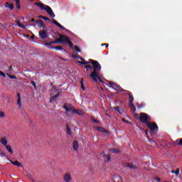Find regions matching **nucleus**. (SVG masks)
Segmentation results:
<instances>
[{
  "label": "nucleus",
  "mask_w": 182,
  "mask_h": 182,
  "mask_svg": "<svg viewBox=\"0 0 182 182\" xmlns=\"http://www.w3.org/2000/svg\"><path fill=\"white\" fill-rule=\"evenodd\" d=\"M82 61H79L78 63L80 65H89V63H92L94 70L92 73L90 75V77L95 82H100L101 83H103V80L100 77V70H102V65H100V63L96 60H89V61H85L83 58H80Z\"/></svg>",
  "instance_id": "1"
},
{
  "label": "nucleus",
  "mask_w": 182,
  "mask_h": 182,
  "mask_svg": "<svg viewBox=\"0 0 182 182\" xmlns=\"http://www.w3.org/2000/svg\"><path fill=\"white\" fill-rule=\"evenodd\" d=\"M139 120L142 123H145L146 126L150 129V133H153V132L156 131V129H157V124L155 122L150 123V120H151V118L150 116L147 115L146 113L141 112L139 115Z\"/></svg>",
  "instance_id": "2"
},
{
  "label": "nucleus",
  "mask_w": 182,
  "mask_h": 182,
  "mask_svg": "<svg viewBox=\"0 0 182 182\" xmlns=\"http://www.w3.org/2000/svg\"><path fill=\"white\" fill-rule=\"evenodd\" d=\"M109 85L110 87H112V89H114V90H116L117 92H122L123 90V88L122 87L117 85L116 83L112 81L109 82Z\"/></svg>",
  "instance_id": "3"
},
{
  "label": "nucleus",
  "mask_w": 182,
  "mask_h": 182,
  "mask_svg": "<svg viewBox=\"0 0 182 182\" xmlns=\"http://www.w3.org/2000/svg\"><path fill=\"white\" fill-rule=\"evenodd\" d=\"M129 106L131 107L132 112H136V107L134 105H133V101L134 100V98L133 97V95L132 94H129Z\"/></svg>",
  "instance_id": "4"
},
{
  "label": "nucleus",
  "mask_w": 182,
  "mask_h": 182,
  "mask_svg": "<svg viewBox=\"0 0 182 182\" xmlns=\"http://www.w3.org/2000/svg\"><path fill=\"white\" fill-rule=\"evenodd\" d=\"M63 107L68 113L73 114V112L75 110V107H73L72 105L65 104V105H64Z\"/></svg>",
  "instance_id": "5"
},
{
  "label": "nucleus",
  "mask_w": 182,
  "mask_h": 182,
  "mask_svg": "<svg viewBox=\"0 0 182 182\" xmlns=\"http://www.w3.org/2000/svg\"><path fill=\"white\" fill-rule=\"evenodd\" d=\"M66 38L63 36V35H60V38H58L55 41L50 42V45H53V43H63V41H65Z\"/></svg>",
  "instance_id": "6"
},
{
  "label": "nucleus",
  "mask_w": 182,
  "mask_h": 182,
  "mask_svg": "<svg viewBox=\"0 0 182 182\" xmlns=\"http://www.w3.org/2000/svg\"><path fill=\"white\" fill-rule=\"evenodd\" d=\"M47 14L51 17V18H55L56 16L55 15V13H53V10L49 6H47L46 10Z\"/></svg>",
  "instance_id": "7"
},
{
  "label": "nucleus",
  "mask_w": 182,
  "mask_h": 182,
  "mask_svg": "<svg viewBox=\"0 0 182 182\" xmlns=\"http://www.w3.org/2000/svg\"><path fill=\"white\" fill-rule=\"evenodd\" d=\"M64 181L65 182H72V175L70 173H67L64 175Z\"/></svg>",
  "instance_id": "8"
},
{
  "label": "nucleus",
  "mask_w": 182,
  "mask_h": 182,
  "mask_svg": "<svg viewBox=\"0 0 182 182\" xmlns=\"http://www.w3.org/2000/svg\"><path fill=\"white\" fill-rule=\"evenodd\" d=\"M52 23H54V25H56V26H58V28H60V29H62L63 31H68V29H66V28L63 27V26H62L60 23H59L55 19H53L52 21Z\"/></svg>",
  "instance_id": "9"
},
{
  "label": "nucleus",
  "mask_w": 182,
  "mask_h": 182,
  "mask_svg": "<svg viewBox=\"0 0 182 182\" xmlns=\"http://www.w3.org/2000/svg\"><path fill=\"white\" fill-rule=\"evenodd\" d=\"M35 5H36L41 11H46V7H48L47 5L43 4V3H35Z\"/></svg>",
  "instance_id": "10"
},
{
  "label": "nucleus",
  "mask_w": 182,
  "mask_h": 182,
  "mask_svg": "<svg viewBox=\"0 0 182 182\" xmlns=\"http://www.w3.org/2000/svg\"><path fill=\"white\" fill-rule=\"evenodd\" d=\"M63 37H64L65 39L63 41V43H68V45L70 46V48H73V44L72 43V42L70 41V40H69V37H68L67 36H63Z\"/></svg>",
  "instance_id": "11"
},
{
  "label": "nucleus",
  "mask_w": 182,
  "mask_h": 182,
  "mask_svg": "<svg viewBox=\"0 0 182 182\" xmlns=\"http://www.w3.org/2000/svg\"><path fill=\"white\" fill-rule=\"evenodd\" d=\"M112 181V182H122L123 179L122 178V177H120L117 175H115L113 176Z\"/></svg>",
  "instance_id": "12"
},
{
  "label": "nucleus",
  "mask_w": 182,
  "mask_h": 182,
  "mask_svg": "<svg viewBox=\"0 0 182 182\" xmlns=\"http://www.w3.org/2000/svg\"><path fill=\"white\" fill-rule=\"evenodd\" d=\"M39 36L41 39H46V38H48V34L46 33V31H42L39 32Z\"/></svg>",
  "instance_id": "13"
},
{
  "label": "nucleus",
  "mask_w": 182,
  "mask_h": 182,
  "mask_svg": "<svg viewBox=\"0 0 182 182\" xmlns=\"http://www.w3.org/2000/svg\"><path fill=\"white\" fill-rule=\"evenodd\" d=\"M36 23H37L38 28H43V29H45V28H46V26H45V23H43V21L42 20H38L36 21Z\"/></svg>",
  "instance_id": "14"
},
{
  "label": "nucleus",
  "mask_w": 182,
  "mask_h": 182,
  "mask_svg": "<svg viewBox=\"0 0 182 182\" xmlns=\"http://www.w3.org/2000/svg\"><path fill=\"white\" fill-rule=\"evenodd\" d=\"M0 141H1V144H3L4 146V147L8 146V139H6V137L1 138Z\"/></svg>",
  "instance_id": "15"
},
{
  "label": "nucleus",
  "mask_w": 182,
  "mask_h": 182,
  "mask_svg": "<svg viewBox=\"0 0 182 182\" xmlns=\"http://www.w3.org/2000/svg\"><path fill=\"white\" fill-rule=\"evenodd\" d=\"M17 97H18V99L17 100V106H18V107H21L22 101L21 100V94L20 93L17 94Z\"/></svg>",
  "instance_id": "16"
},
{
  "label": "nucleus",
  "mask_w": 182,
  "mask_h": 182,
  "mask_svg": "<svg viewBox=\"0 0 182 182\" xmlns=\"http://www.w3.org/2000/svg\"><path fill=\"white\" fill-rule=\"evenodd\" d=\"M16 23L18 26H19L20 28H22L23 29H27L28 26H25L23 24H21V21L19 20L16 21Z\"/></svg>",
  "instance_id": "17"
},
{
  "label": "nucleus",
  "mask_w": 182,
  "mask_h": 182,
  "mask_svg": "<svg viewBox=\"0 0 182 182\" xmlns=\"http://www.w3.org/2000/svg\"><path fill=\"white\" fill-rule=\"evenodd\" d=\"M78 114L79 116H83V112H82V110L80 109H74V111L73 112V114Z\"/></svg>",
  "instance_id": "18"
},
{
  "label": "nucleus",
  "mask_w": 182,
  "mask_h": 182,
  "mask_svg": "<svg viewBox=\"0 0 182 182\" xmlns=\"http://www.w3.org/2000/svg\"><path fill=\"white\" fill-rule=\"evenodd\" d=\"M73 147L75 151H77V149H79V144L77 141H75L73 143Z\"/></svg>",
  "instance_id": "19"
},
{
  "label": "nucleus",
  "mask_w": 182,
  "mask_h": 182,
  "mask_svg": "<svg viewBox=\"0 0 182 182\" xmlns=\"http://www.w3.org/2000/svg\"><path fill=\"white\" fill-rule=\"evenodd\" d=\"M9 161L10 163H11V164H14V166H17V167H22V164L19 163L18 161H12L9 160Z\"/></svg>",
  "instance_id": "20"
},
{
  "label": "nucleus",
  "mask_w": 182,
  "mask_h": 182,
  "mask_svg": "<svg viewBox=\"0 0 182 182\" xmlns=\"http://www.w3.org/2000/svg\"><path fill=\"white\" fill-rule=\"evenodd\" d=\"M6 150H7V151L9 152V153H10V154H12L13 153H14V151H12V147L11 146H9V145H6Z\"/></svg>",
  "instance_id": "21"
},
{
  "label": "nucleus",
  "mask_w": 182,
  "mask_h": 182,
  "mask_svg": "<svg viewBox=\"0 0 182 182\" xmlns=\"http://www.w3.org/2000/svg\"><path fill=\"white\" fill-rule=\"evenodd\" d=\"M109 151H111V153H115V154L120 153V151H119V149H116L114 148L110 149Z\"/></svg>",
  "instance_id": "22"
},
{
  "label": "nucleus",
  "mask_w": 182,
  "mask_h": 182,
  "mask_svg": "<svg viewBox=\"0 0 182 182\" xmlns=\"http://www.w3.org/2000/svg\"><path fill=\"white\" fill-rule=\"evenodd\" d=\"M14 1L16 2V6L17 9H20V8H21V1H19V0H14Z\"/></svg>",
  "instance_id": "23"
},
{
  "label": "nucleus",
  "mask_w": 182,
  "mask_h": 182,
  "mask_svg": "<svg viewBox=\"0 0 182 182\" xmlns=\"http://www.w3.org/2000/svg\"><path fill=\"white\" fill-rule=\"evenodd\" d=\"M6 8H9V9H14V4L6 3Z\"/></svg>",
  "instance_id": "24"
},
{
  "label": "nucleus",
  "mask_w": 182,
  "mask_h": 182,
  "mask_svg": "<svg viewBox=\"0 0 182 182\" xmlns=\"http://www.w3.org/2000/svg\"><path fill=\"white\" fill-rule=\"evenodd\" d=\"M59 96H60V94L58 93V94L55 95L54 97H53L50 100V103H52V102H53V100H56V99H58V97H59Z\"/></svg>",
  "instance_id": "25"
},
{
  "label": "nucleus",
  "mask_w": 182,
  "mask_h": 182,
  "mask_svg": "<svg viewBox=\"0 0 182 182\" xmlns=\"http://www.w3.org/2000/svg\"><path fill=\"white\" fill-rule=\"evenodd\" d=\"M149 142L151 143V146H153V147H157V144L156 141H154V140L151 139L149 140Z\"/></svg>",
  "instance_id": "26"
},
{
  "label": "nucleus",
  "mask_w": 182,
  "mask_h": 182,
  "mask_svg": "<svg viewBox=\"0 0 182 182\" xmlns=\"http://www.w3.org/2000/svg\"><path fill=\"white\" fill-rule=\"evenodd\" d=\"M172 174H176L178 176L180 174V168H177L176 171H171Z\"/></svg>",
  "instance_id": "27"
},
{
  "label": "nucleus",
  "mask_w": 182,
  "mask_h": 182,
  "mask_svg": "<svg viewBox=\"0 0 182 182\" xmlns=\"http://www.w3.org/2000/svg\"><path fill=\"white\" fill-rule=\"evenodd\" d=\"M115 110L119 113V114H123V110L120 109V107H115Z\"/></svg>",
  "instance_id": "28"
},
{
  "label": "nucleus",
  "mask_w": 182,
  "mask_h": 182,
  "mask_svg": "<svg viewBox=\"0 0 182 182\" xmlns=\"http://www.w3.org/2000/svg\"><path fill=\"white\" fill-rule=\"evenodd\" d=\"M175 144H177L178 146H182V139H177L176 141H175Z\"/></svg>",
  "instance_id": "29"
},
{
  "label": "nucleus",
  "mask_w": 182,
  "mask_h": 182,
  "mask_svg": "<svg viewBox=\"0 0 182 182\" xmlns=\"http://www.w3.org/2000/svg\"><path fill=\"white\" fill-rule=\"evenodd\" d=\"M125 167H129V168H136V166H134L130 164H125Z\"/></svg>",
  "instance_id": "30"
},
{
  "label": "nucleus",
  "mask_w": 182,
  "mask_h": 182,
  "mask_svg": "<svg viewBox=\"0 0 182 182\" xmlns=\"http://www.w3.org/2000/svg\"><path fill=\"white\" fill-rule=\"evenodd\" d=\"M97 131L98 132H102V133H107V131L105 130L102 127H98L97 128Z\"/></svg>",
  "instance_id": "31"
},
{
  "label": "nucleus",
  "mask_w": 182,
  "mask_h": 182,
  "mask_svg": "<svg viewBox=\"0 0 182 182\" xmlns=\"http://www.w3.org/2000/svg\"><path fill=\"white\" fill-rule=\"evenodd\" d=\"M85 68L87 70H89V69H90V70H92V69H93V68H92V65H85Z\"/></svg>",
  "instance_id": "32"
},
{
  "label": "nucleus",
  "mask_w": 182,
  "mask_h": 182,
  "mask_svg": "<svg viewBox=\"0 0 182 182\" xmlns=\"http://www.w3.org/2000/svg\"><path fill=\"white\" fill-rule=\"evenodd\" d=\"M55 50H63V48L60 46H55Z\"/></svg>",
  "instance_id": "33"
},
{
  "label": "nucleus",
  "mask_w": 182,
  "mask_h": 182,
  "mask_svg": "<svg viewBox=\"0 0 182 182\" xmlns=\"http://www.w3.org/2000/svg\"><path fill=\"white\" fill-rule=\"evenodd\" d=\"M5 153H4L2 151H0V157H5Z\"/></svg>",
  "instance_id": "34"
},
{
  "label": "nucleus",
  "mask_w": 182,
  "mask_h": 182,
  "mask_svg": "<svg viewBox=\"0 0 182 182\" xmlns=\"http://www.w3.org/2000/svg\"><path fill=\"white\" fill-rule=\"evenodd\" d=\"M75 49L76 52H78L79 53H80V48H79V47L75 46Z\"/></svg>",
  "instance_id": "35"
},
{
  "label": "nucleus",
  "mask_w": 182,
  "mask_h": 182,
  "mask_svg": "<svg viewBox=\"0 0 182 182\" xmlns=\"http://www.w3.org/2000/svg\"><path fill=\"white\" fill-rule=\"evenodd\" d=\"M0 117H5V112H0Z\"/></svg>",
  "instance_id": "36"
},
{
  "label": "nucleus",
  "mask_w": 182,
  "mask_h": 182,
  "mask_svg": "<svg viewBox=\"0 0 182 182\" xmlns=\"http://www.w3.org/2000/svg\"><path fill=\"white\" fill-rule=\"evenodd\" d=\"M81 87H82V90H85V86L83 85V80H81Z\"/></svg>",
  "instance_id": "37"
},
{
  "label": "nucleus",
  "mask_w": 182,
  "mask_h": 182,
  "mask_svg": "<svg viewBox=\"0 0 182 182\" xmlns=\"http://www.w3.org/2000/svg\"><path fill=\"white\" fill-rule=\"evenodd\" d=\"M0 75L3 76V77H6V75H5V73H2V71H0Z\"/></svg>",
  "instance_id": "38"
},
{
  "label": "nucleus",
  "mask_w": 182,
  "mask_h": 182,
  "mask_svg": "<svg viewBox=\"0 0 182 182\" xmlns=\"http://www.w3.org/2000/svg\"><path fill=\"white\" fill-rule=\"evenodd\" d=\"M9 75V77H10V79H16V76H12L9 74H7Z\"/></svg>",
  "instance_id": "39"
},
{
  "label": "nucleus",
  "mask_w": 182,
  "mask_h": 182,
  "mask_svg": "<svg viewBox=\"0 0 182 182\" xmlns=\"http://www.w3.org/2000/svg\"><path fill=\"white\" fill-rule=\"evenodd\" d=\"M68 134H70V129L69 127L67 128Z\"/></svg>",
  "instance_id": "40"
},
{
  "label": "nucleus",
  "mask_w": 182,
  "mask_h": 182,
  "mask_svg": "<svg viewBox=\"0 0 182 182\" xmlns=\"http://www.w3.org/2000/svg\"><path fill=\"white\" fill-rule=\"evenodd\" d=\"M31 85H33V86H34V87H36V83H35V82L32 81Z\"/></svg>",
  "instance_id": "41"
},
{
  "label": "nucleus",
  "mask_w": 182,
  "mask_h": 182,
  "mask_svg": "<svg viewBox=\"0 0 182 182\" xmlns=\"http://www.w3.org/2000/svg\"><path fill=\"white\" fill-rule=\"evenodd\" d=\"M43 19H44V21H50L49 18L48 17H43Z\"/></svg>",
  "instance_id": "42"
},
{
  "label": "nucleus",
  "mask_w": 182,
  "mask_h": 182,
  "mask_svg": "<svg viewBox=\"0 0 182 182\" xmlns=\"http://www.w3.org/2000/svg\"><path fill=\"white\" fill-rule=\"evenodd\" d=\"M101 46H106L107 48V46H109V44L107 43L101 44Z\"/></svg>",
  "instance_id": "43"
},
{
  "label": "nucleus",
  "mask_w": 182,
  "mask_h": 182,
  "mask_svg": "<svg viewBox=\"0 0 182 182\" xmlns=\"http://www.w3.org/2000/svg\"><path fill=\"white\" fill-rule=\"evenodd\" d=\"M92 122H93L94 123H99V121H97V120H96V119H93Z\"/></svg>",
  "instance_id": "44"
},
{
  "label": "nucleus",
  "mask_w": 182,
  "mask_h": 182,
  "mask_svg": "<svg viewBox=\"0 0 182 182\" xmlns=\"http://www.w3.org/2000/svg\"><path fill=\"white\" fill-rule=\"evenodd\" d=\"M107 159L108 161H110V156L108 155V156H107Z\"/></svg>",
  "instance_id": "45"
},
{
  "label": "nucleus",
  "mask_w": 182,
  "mask_h": 182,
  "mask_svg": "<svg viewBox=\"0 0 182 182\" xmlns=\"http://www.w3.org/2000/svg\"><path fill=\"white\" fill-rule=\"evenodd\" d=\"M55 47L56 46H50V47H49V49H55Z\"/></svg>",
  "instance_id": "46"
},
{
  "label": "nucleus",
  "mask_w": 182,
  "mask_h": 182,
  "mask_svg": "<svg viewBox=\"0 0 182 182\" xmlns=\"http://www.w3.org/2000/svg\"><path fill=\"white\" fill-rule=\"evenodd\" d=\"M38 18H40L41 19H43L44 16H38Z\"/></svg>",
  "instance_id": "47"
},
{
  "label": "nucleus",
  "mask_w": 182,
  "mask_h": 182,
  "mask_svg": "<svg viewBox=\"0 0 182 182\" xmlns=\"http://www.w3.org/2000/svg\"><path fill=\"white\" fill-rule=\"evenodd\" d=\"M144 132L146 136H147V134H149V133L147 132V131L144 130Z\"/></svg>",
  "instance_id": "48"
},
{
  "label": "nucleus",
  "mask_w": 182,
  "mask_h": 182,
  "mask_svg": "<svg viewBox=\"0 0 182 182\" xmlns=\"http://www.w3.org/2000/svg\"><path fill=\"white\" fill-rule=\"evenodd\" d=\"M122 122H124L125 123H129V122L124 120V119H122Z\"/></svg>",
  "instance_id": "49"
},
{
  "label": "nucleus",
  "mask_w": 182,
  "mask_h": 182,
  "mask_svg": "<svg viewBox=\"0 0 182 182\" xmlns=\"http://www.w3.org/2000/svg\"><path fill=\"white\" fill-rule=\"evenodd\" d=\"M156 181H160V178H156Z\"/></svg>",
  "instance_id": "50"
},
{
  "label": "nucleus",
  "mask_w": 182,
  "mask_h": 182,
  "mask_svg": "<svg viewBox=\"0 0 182 182\" xmlns=\"http://www.w3.org/2000/svg\"><path fill=\"white\" fill-rule=\"evenodd\" d=\"M31 22H35V18H31Z\"/></svg>",
  "instance_id": "51"
},
{
  "label": "nucleus",
  "mask_w": 182,
  "mask_h": 182,
  "mask_svg": "<svg viewBox=\"0 0 182 182\" xmlns=\"http://www.w3.org/2000/svg\"><path fill=\"white\" fill-rule=\"evenodd\" d=\"M73 58H77V55H73Z\"/></svg>",
  "instance_id": "52"
},
{
  "label": "nucleus",
  "mask_w": 182,
  "mask_h": 182,
  "mask_svg": "<svg viewBox=\"0 0 182 182\" xmlns=\"http://www.w3.org/2000/svg\"><path fill=\"white\" fill-rule=\"evenodd\" d=\"M33 26V25L32 24H30V26Z\"/></svg>",
  "instance_id": "53"
},
{
  "label": "nucleus",
  "mask_w": 182,
  "mask_h": 182,
  "mask_svg": "<svg viewBox=\"0 0 182 182\" xmlns=\"http://www.w3.org/2000/svg\"><path fill=\"white\" fill-rule=\"evenodd\" d=\"M63 60H65V61H66V60H65V59H63Z\"/></svg>",
  "instance_id": "54"
}]
</instances>
